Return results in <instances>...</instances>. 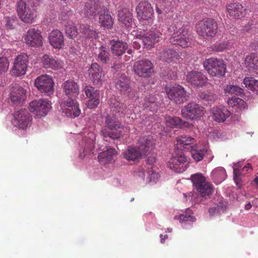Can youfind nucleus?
Segmentation results:
<instances>
[{"instance_id": "obj_45", "label": "nucleus", "mask_w": 258, "mask_h": 258, "mask_svg": "<svg viewBox=\"0 0 258 258\" xmlns=\"http://www.w3.org/2000/svg\"><path fill=\"white\" fill-rule=\"evenodd\" d=\"M74 17V15L72 11L68 9H64L61 11L59 18L60 19L62 23L65 25L67 24V23H72V21L71 20L72 18Z\"/></svg>"}, {"instance_id": "obj_49", "label": "nucleus", "mask_w": 258, "mask_h": 258, "mask_svg": "<svg viewBox=\"0 0 258 258\" xmlns=\"http://www.w3.org/2000/svg\"><path fill=\"white\" fill-rule=\"evenodd\" d=\"M73 22L67 23V24H65L66 31L67 34L71 38H75L78 34V31L77 27L73 25Z\"/></svg>"}, {"instance_id": "obj_13", "label": "nucleus", "mask_w": 258, "mask_h": 258, "mask_svg": "<svg viewBox=\"0 0 258 258\" xmlns=\"http://www.w3.org/2000/svg\"><path fill=\"white\" fill-rule=\"evenodd\" d=\"M28 63V56L25 53L18 55L15 59L14 66L11 71L12 75L19 77L25 74Z\"/></svg>"}, {"instance_id": "obj_38", "label": "nucleus", "mask_w": 258, "mask_h": 258, "mask_svg": "<svg viewBox=\"0 0 258 258\" xmlns=\"http://www.w3.org/2000/svg\"><path fill=\"white\" fill-rule=\"evenodd\" d=\"M80 32L82 33L83 37L87 38H95L97 35V32L93 29H91L90 26L81 24L80 25Z\"/></svg>"}, {"instance_id": "obj_35", "label": "nucleus", "mask_w": 258, "mask_h": 258, "mask_svg": "<svg viewBox=\"0 0 258 258\" xmlns=\"http://www.w3.org/2000/svg\"><path fill=\"white\" fill-rule=\"evenodd\" d=\"M192 215V211L189 208L187 209L183 214L180 215L178 219L184 228H188L187 225L191 226L192 223L196 221V218Z\"/></svg>"}, {"instance_id": "obj_20", "label": "nucleus", "mask_w": 258, "mask_h": 258, "mask_svg": "<svg viewBox=\"0 0 258 258\" xmlns=\"http://www.w3.org/2000/svg\"><path fill=\"white\" fill-rule=\"evenodd\" d=\"M185 80L193 87H202L206 85L208 79L201 72L193 70L187 73Z\"/></svg>"}, {"instance_id": "obj_7", "label": "nucleus", "mask_w": 258, "mask_h": 258, "mask_svg": "<svg viewBox=\"0 0 258 258\" xmlns=\"http://www.w3.org/2000/svg\"><path fill=\"white\" fill-rule=\"evenodd\" d=\"M197 32L204 38L214 37L217 32L218 26L217 23L210 18L204 19L197 25Z\"/></svg>"}, {"instance_id": "obj_58", "label": "nucleus", "mask_w": 258, "mask_h": 258, "mask_svg": "<svg viewBox=\"0 0 258 258\" xmlns=\"http://www.w3.org/2000/svg\"><path fill=\"white\" fill-rule=\"evenodd\" d=\"M242 170L243 171L244 170H246V171H247L248 173L249 172V170H252V165L250 163H247L243 168Z\"/></svg>"}, {"instance_id": "obj_51", "label": "nucleus", "mask_w": 258, "mask_h": 258, "mask_svg": "<svg viewBox=\"0 0 258 258\" xmlns=\"http://www.w3.org/2000/svg\"><path fill=\"white\" fill-rule=\"evenodd\" d=\"M17 24V19L15 16L6 18V27L8 29L14 28Z\"/></svg>"}, {"instance_id": "obj_31", "label": "nucleus", "mask_w": 258, "mask_h": 258, "mask_svg": "<svg viewBox=\"0 0 258 258\" xmlns=\"http://www.w3.org/2000/svg\"><path fill=\"white\" fill-rule=\"evenodd\" d=\"M160 57L168 63L180 62V56L178 52L173 49L166 48L161 53Z\"/></svg>"}, {"instance_id": "obj_55", "label": "nucleus", "mask_w": 258, "mask_h": 258, "mask_svg": "<svg viewBox=\"0 0 258 258\" xmlns=\"http://www.w3.org/2000/svg\"><path fill=\"white\" fill-rule=\"evenodd\" d=\"M156 156L154 153L147 154V162L149 165H152V164L156 161Z\"/></svg>"}, {"instance_id": "obj_34", "label": "nucleus", "mask_w": 258, "mask_h": 258, "mask_svg": "<svg viewBox=\"0 0 258 258\" xmlns=\"http://www.w3.org/2000/svg\"><path fill=\"white\" fill-rule=\"evenodd\" d=\"M110 106L113 112L120 113L122 115L130 114L132 113V110L128 108L125 103H120L115 99L112 100Z\"/></svg>"}, {"instance_id": "obj_1", "label": "nucleus", "mask_w": 258, "mask_h": 258, "mask_svg": "<svg viewBox=\"0 0 258 258\" xmlns=\"http://www.w3.org/2000/svg\"><path fill=\"white\" fill-rule=\"evenodd\" d=\"M140 147H129L123 152V158L128 161H136L140 158L143 154L152 151L155 145V141L152 136H143L139 140Z\"/></svg>"}, {"instance_id": "obj_5", "label": "nucleus", "mask_w": 258, "mask_h": 258, "mask_svg": "<svg viewBox=\"0 0 258 258\" xmlns=\"http://www.w3.org/2000/svg\"><path fill=\"white\" fill-rule=\"evenodd\" d=\"M105 125L111 131L107 128H103L101 132L104 137H109L113 140L120 138V132L117 130L120 127L121 123L115 114H109L106 116Z\"/></svg>"}, {"instance_id": "obj_57", "label": "nucleus", "mask_w": 258, "mask_h": 258, "mask_svg": "<svg viewBox=\"0 0 258 258\" xmlns=\"http://www.w3.org/2000/svg\"><path fill=\"white\" fill-rule=\"evenodd\" d=\"M192 124L188 121H183L182 120V122L180 123L179 128H190L192 126Z\"/></svg>"}, {"instance_id": "obj_64", "label": "nucleus", "mask_w": 258, "mask_h": 258, "mask_svg": "<svg viewBox=\"0 0 258 258\" xmlns=\"http://www.w3.org/2000/svg\"><path fill=\"white\" fill-rule=\"evenodd\" d=\"M253 182L257 185L258 187V175L256 176L253 180Z\"/></svg>"}, {"instance_id": "obj_39", "label": "nucleus", "mask_w": 258, "mask_h": 258, "mask_svg": "<svg viewBox=\"0 0 258 258\" xmlns=\"http://www.w3.org/2000/svg\"><path fill=\"white\" fill-rule=\"evenodd\" d=\"M228 104L229 107L235 110H242L246 108V104L242 99L238 97H232L228 100Z\"/></svg>"}, {"instance_id": "obj_22", "label": "nucleus", "mask_w": 258, "mask_h": 258, "mask_svg": "<svg viewBox=\"0 0 258 258\" xmlns=\"http://www.w3.org/2000/svg\"><path fill=\"white\" fill-rule=\"evenodd\" d=\"M197 145L196 139L191 136L182 135L176 138V146L178 150L190 151L195 149Z\"/></svg>"}, {"instance_id": "obj_48", "label": "nucleus", "mask_w": 258, "mask_h": 258, "mask_svg": "<svg viewBox=\"0 0 258 258\" xmlns=\"http://www.w3.org/2000/svg\"><path fill=\"white\" fill-rule=\"evenodd\" d=\"M165 119L167 125L171 128L178 127L180 123L182 122V119L178 117L167 116Z\"/></svg>"}, {"instance_id": "obj_62", "label": "nucleus", "mask_w": 258, "mask_h": 258, "mask_svg": "<svg viewBox=\"0 0 258 258\" xmlns=\"http://www.w3.org/2000/svg\"><path fill=\"white\" fill-rule=\"evenodd\" d=\"M11 51V50L10 49L4 50L3 52H2L1 54L2 55V56H5L4 54V52H5L7 54H9V56L8 57H9L10 56Z\"/></svg>"}, {"instance_id": "obj_59", "label": "nucleus", "mask_w": 258, "mask_h": 258, "mask_svg": "<svg viewBox=\"0 0 258 258\" xmlns=\"http://www.w3.org/2000/svg\"><path fill=\"white\" fill-rule=\"evenodd\" d=\"M209 212L211 215H213L215 213H216L217 212V208L216 207V206H215L214 207L210 208L209 209Z\"/></svg>"}, {"instance_id": "obj_54", "label": "nucleus", "mask_w": 258, "mask_h": 258, "mask_svg": "<svg viewBox=\"0 0 258 258\" xmlns=\"http://www.w3.org/2000/svg\"><path fill=\"white\" fill-rule=\"evenodd\" d=\"M233 179L236 184L238 186V188H241V185H239L241 182V179L240 176L238 175V171L235 169L233 170Z\"/></svg>"}, {"instance_id": "obj_18", "label": "nucleus", "mask_w": 258, "mask_h": 258, "mask_svg": "<svg viewBox=\"0 0 258 258\" xmlns=\"http://www.w3.org/2000/svg\"><path fill=\"white\" fill-rule=\"evenodd\" d=\"M13 124L19 128L25 129L30 124L31 116L26 109H21L14 113Z\"/></svg>"}, {"instance_id": "obj_63", "label": "nucleus", "mask_w": 258, "mask_h": 258, "mask_svg": "<svg viewBox=\"0 0 258 258\" xmlns=\"http://www.w3.org/2000/svg\"><path fill=\"white\" fill-rule=\"evenodd\" d=\"M148 174L151 176H152V175H154V176H155L154 175V172L153 171V170H152V166L151 167L150 169H149L147 171Z\"/></svg>"}, {"instance_id": "obj_25", "label": "nucleus", "mask_w": 258, "mask_h": 258, "mask_svg": "<svg viewBox=\"0 0 258 258\" xmlns=\"http://www.w3.org/2000/svg\"><path fill=\"white\" fill-rule=\"evenodd\" d=\"M230 115V111L224 106L214 107L211 109V117L218 122H224Z\"/></svg>"}, {"instance_id": "obj_50", "label": "nucleus", "mask_w": 258, "mask_h": 258, "mask_svg": "<svg viewBox=\"0 0 258 258\" xmlns=\"http://www.w3.org/2000/svg\"><path fill=\"white\" fill-rule=\"evenodd\" d=\"M199 96L201 99L211 103L214 102L217 98V96L211 92H200Z\"/></svg>"}, {"instance_id": "obj_15", "label": "nucleus", "mask_w": 258, "mask_h": 258, "mask_svg": "<svg viewBox=\"0 0 258 258\" xmlns=\"http://www.w3.org/2000/svg\"><path fill=\"white\" fill-rule=\"evenodd\" d=\"M187 161V157L180 150H177L168 162V166L176 172H182L185 169L184 163Z\"/></svg>"}, {"instance_id": "obj_16", "label": "nucleus", "mask_w": 258, "mask_h": 258, "mask_svg": "<svg viewBox=\"0 0 258 258\" xmlns=\"http://www.w3.org/2000/svg\"><path fill=\"white\" fill-rule=\"evenodd\" d=\"M135 73L143 78L151 77L154 72L153 65L148 59H142L135 62L134 66Z\"/></svg>"}, {"instance_id": "obj_32", "label": "nucleus", "mask_w": 258, "mask_h": 258, "mask_svg": "<svg viewBox=\"0 0 258 258\" xmlns=\"http://www.w3.org/2000/svg\"><path fill=\"white\" fill-rule=\"evenodd\" d=\"M244 64L249 72L258 74V54L251 53L247 55L245 58Z\"/></svg>"}, {"instance_id": "obj_9", "label": "nucleus", "mask_w": 258, "mask_h": 258, "mask_svg": "<svg viewBox=\"0 0 258 258\" xmlns=\"http://www.w3.org/2000/svg\"><path fill=\"white\" fill-rule=\"evenodd\" d=\"M205 112L204 107L194 102L188 103L181 110L182 117L190 120L201 117L205 114Z\"/></svg>"}, {"instance_id": "obj_8", "label": "nucleus", "mask_w": 258, "mask_h": 258, "mask_svg": "<svg viewBox=\"0 0 258 258\" xmlns=\"http://www.w3.org/2000/svg\"><path fill=\"white\" fill-rule=\"evenodd\" d=\"M107 12V8L99 0H89L86 3L82 13L85 17L93 19L100 13Z\"/></svg>"}, {"instance_id": "obj_24", "label": "nucleus", "mask_w": 258, "mask_h": 258, "mask_svg": "<svg viewBox=\"0 0 258 258\" xmlns=\"http://www.w3.org/2000/svg\"><path fill=\"white\" fill-rule=\"evenodd\" d=\"M26 98V90L19 85H16L12 88L10 93V100L16 105H21Z\"/></svg>"}, {"instance_id": "obj_42", "label": "nucleus", "mask_w": 258, "mask_h": 258, "mask_svg": "<svg viewBox=\"0 0 258 258\" xmlns=\"http://www.w3.org/2000/svg\"><path fill=\"white\" fill-rule=\"evenodd\" d=\"M190 152H191L193 159L196 162H199L203 159L204 156L207 152V150L205 146L200 148L197 145L196 147L193 149V150H190Z\"/></svg>"}, {"instance_id": "obj_60", "label": "nucleus", "mask_w": 258, "mask_h": 258, "mask_svg": "<svg viewBox=\"0 0 258 258\" xmlns=\"http://www.w3.org/2000/svg\"><path fill=\"white\" fill-rule=\"evenodd\" d=\"M160 237L161 238V242L163 243L165 242V240L168 239V237L167 235H163L160 234Z\"/></svg>"}, {"instance_id": "obj_30", "label": "nucleus", "mask_w": 258, "mask_h": 258, "mask_svg": "<svg viewBox=\"0 0 258 258\" xmlns=\"http://www.w3.org/2000/svg\"><path fill=\"white\" fill-rule=\"evenodd\" d=\"M48 38L50 43L54 48L60 49L64 45L63 34L58 30H53Z\"/></svg>"}, {"instance_id": "obj_52", "label": "nucleus", "mask_w": 258, "mask_h": 258, "mask_svg": "<svg viewBox=\"0 0 258 258\" xmlns=\"http://www.w3.org/2000/svg\"><path fill=\"white\" fill-rule=\"evenodd\" d=\"M229 93L235 95H240L243 93V89L237 86L230 85L227 87Z\"/></svg>"}, {"instance_id": "obj_4", "label": "nucleus", "mask_w": 258, "mask_h": 258, "mask_svg": "<svg viewBox=\"0 0 258 258\" xmlns=\"http://www.w3.org/2000/svg\"><path fill=\"white\" fill-rule=\"evenodd\" d=\"M190 179L195 188L203 197L212 195L213 191L212 184L206 180V177L202 174L197 173L190 176Z\"/></svg>"}, {"instance_id": "obj_26", "label": "nucleus", "mask_w": 258, "mask_h": 258, "mask_svg": "<svg viewBox=\"0 0 258 258\" xmlns=\"http://www.w3.org/2000/svg\"><path fill=\"white\" fill-rule=\"evenodd\" d=\"M229 15L233 19H239L245 15L246 9L238 3H231L226 6Z\"/></svg>"}, {"instance_id": "obj_19", "label": "nucleus", "mask_w": 258, "mask_h": 258, "mask_svg": "<svg viewBox=\"0 0 258 258\" xmlns=\"http://www.w3.org/2000/svg\"><path fill=\"white\" fill-rule=\"evenodd\" d=\"M137 17L140 20H150L154 15V9L148 1H142L136 7Z\"/></svg>"}, {"instance_id": "obj_17", "label": "nucleus", "mask_w": 258, "mask_h": 258, "mask_svg": "<svg viewBox=\"0 0 258 258\" xmlns=\"http://www.w3.org/2000/svg\"><path fill=\"white\" fill-rule=\"evenodd\" d=\"M50 108V103L45 99L34 100L29 103L30 111L35 113L39 117L45 116Z\"/></svg>"}, {"instance_id": "obj_6", "label": "nucleus", "mask_w": 258, "mask_h": 258, "mask_svg": "<svg viewBox=\"0 0 258 258\" xmlns=\"http://www.w3.org/2000/svg\"><path fill=\"white\" fill-rule=\"evenodd\" d=\"M203 66L208 73L212 76H224L226 72V66L224 61L211 57L205 59Z\"/></svg>"}, {"instance_id": "obj_23", "label": "nucleus", "mask_w": 258, "mask_h": 258, "mask_svg": "<svg viewBox=\"0 0 258 258\" xmlns=\"http://www.w3.org/2000/svg\"><path fill=\"white\" fill-rule=\"evenodd\" d=\"M88 78L94 85L102 84L104 75L102 69L97 63H92L88 69Z\"/></svg>"}, {"instance_id": "obj_43", "label": "nucleus", "mask_w": 258, "mask_h": 258, "mask_svg": "<svg viewBox=\"0 0 258 258\" xmlns=\"http://www.w3.org/2000/svg\"><path fill=\"white\" fill-rule=\"evenodd\" d=\"M245 87L252 91L258 92V81L253 77H245L243 82Z\"/></svg>"}, {"instance_id": "obj_53", "label": "nucleus", "mask_w": 258, "mask_h": 258, "mask_svg": "<svg viewBox=\"0 0 258 258\" xmlns=\"http://www.w3.org/2000/svg\"><path fill=\"white\" fill-rule=\"evenodd\" d=\"M100 103V98H94V99H89L87 102V107L90 109L96 108Z\"/></svg>"}, {"instance_id": "obj_37", "label": "nucleus", "mask_w": 258, "mask_h": 258, "mask_svg": "<svg viewBox=\"0 0 258 258\" xmlns=\"http://www.w3.org/2000/svg\"><path fill=\"white\" fill-rule=\"evenodd\" d=\"M127 48V44L120 41H116L112 42L111 49L113 54L119 56L124 53Z\"/></svg>"}, {"instance_id": "obj_41", "label": "nucleus", "mask_w": 258, "mask_h": 258, "mask_svg": "<svg viewBox=\"0 0 258 258\" xmlns=\"http://www.w3.org/2000/svg\"><path fill=\"white\" fill-rule=\"evenodd\" d=\"M155 101L156 98L155 96L149 95L145 98L143 106L144 108L148 109L150 111L156 112L158 109V106Z\"/></svg>"}, {"instance_id": "obj_27", "label": "nucleus", "mask_w": 258, "mask_h": 258, "mask_svg": "<svg viewBox=\"0 0 258 258\" xmlns=\"http://www.w3.org/2000/svg\"><path fill=\"white\" fill-rule=\"evenodd\" d=\"M117 153L114 148H110L99 153L98 156V161L101 164L105 165L111 164L114 161V158L116 157Z\"/></svg>"}, {"instance_id": "obj_46", "label": "nucleus", "mask_w": 258, "mask_h": 258, "mask_svg": "<svg viewBox=\"0 0 258 258\" xmlns=\"http://www.w3.org/2000/svg\"><path fill=\"white\" fill-rule=\"evenodd\" d=\"M85 93L89 99H94V98H100L99 91L95 90L93 87L88 86L84 89Z\"/></svg>"}, {"instance_id": "obj_3", "label": "nucleus", "mask_w": 258, "mask_h": 258, "mask_svg": "<svg viewBox=\"0 0 258 258\" xmlns=\"http://www.w3.org/2000/svg\"><path fill=\"white\" fill-rule=\"evenodd\" d=\"M16 10L19 18L25 23H32L36 16L35 11L29 0H19Z\"/></svg>"}, {"instance_id": "obj_47", "label": "nucleus", "mask_w": 258, "mask_h": 258, "mask_svg": "<svg viewBox=\"0 0 258 258\" xmlns=\"http://www.w3.org/2000/svg\"><path fill=\"white\" fill-rule=\"evenodd\" d=\"M5 56L0 57V75L5 74L8 70L9 67V62L8 60L9 54H7L4 52Z\"/></svg>"}, {"instance_id": "obj_29", "label": "nucleus", "mask_w": 258, "mask_h": 258, "mask_svg": "<svg viewBox=\"0 0 258 258\" xmlns=\"http://www.w3.org/2000/svg\"><path fill=\"white\" fill-rule=\"evenodd\" d=\"M63 91L68 99L75 98L79 94V88L77 84L73 80H70L63 84Z\"/></svg>"}, {"instance_id": "obj_56", "label": "nucleus", "mask_w": 258, "mask_h": 258, "mask_svg": "<svg viewBox=\"0 0 258 258\" xmlns=\"http://www.w3.org/2000/svg\"><path fill=\"white\" fill-rule=\"evenodd\" d=\"M217 208V212L220 213L226 210V205L223 202H220L218 205H215Z\"/></svg>"}, {"instance_id": "obj_10", "label": "nucleus", "mask_w": 258, "mask_h": 258, "mask_svg": "<svg viewBox=\"0 0 258 258\" xmlns=\"http://www.w3.org/2000/svg\"><path fill=\"white\" fill-rule=\"evenodd\" d=\"M54 82L48 75H41L36 78L34 85L37 89L47 96H50L54 92Z\"/></svg>"}, {"instance_id": "obj_40", "label": "nucleus", "mask_w": 258, "mask_h": 258, "mask_svg": "<svg viewBox=\"0 0 258 258\" xmlns=\"http://www.w3.org/2000/svg\"><path fill=\"white\" fill-rule=\"evenodd\" d=\"M109 11L107 9V12L100 13L99 22L101 25L108 29L110 28L113 25V21L111 15L109 14Z\"/></svg>"}, {"instance_id": "obj_21", "label": "nucleus", "mask_w": 258, "mask_h": 258, "mask_svg": "<svg viewBox=\"0 0 258 258\" xmlns=\"http://www.w3.org/2000/svg\"><path fill=\"white\" fill-rule=\"evenodd\" d=\"M41 32L38 29H29L24 38L26 43L31 47H38L42 45Z\"/></svg>"}, {"instance_id": "obj_11", "label": "nucleus", "mask_w": 258, "mask_h": 258, "mask_svg": "<svg viewBox=\"0 0 258 258\" xmlns=\"http://www.w3.org/2000/svg\"><path fill=\"white\" fill-rule=\"evenodd\" d=\"M168 98L177 104L183 103L189 99V95L184 88L180 85L166 89Z\"/></svg>"}, {"instance_id": "obj_2", "label": "nucleus", "mask_w": 258, "mask_h": 258, "mask_svg": "<svg viewBox=\"0 0 258 258\" xmlns=\"http://www.w3.org/2000/svg\"><path fill=\"white\" fill-rule=\"evenodd\" d=\"M171 33L170 42L173 45H178L183 47L188 46L190 38L187 30L181 23L171 25L169 28Z\"/></svg>"}, {"instance_id": "obj_44", "label": "nucleus", "mask_w": 258, "mask_h": 258, "mask_svg": "<svg viewBox=\"0 0 258 258\" xmlns=\"http://www.w3.org/2000/svg\"><path fill=\"white\" fill-rule=\"evenodd\" d=\"M97 60L104 63H105L109 61V53L105 47L101 46L99 48L97 53Z\"/></svg>"}, {"instance_id": "obj_33", "label": "nucleus", "mask_w": 258, "mask_h": 258, "mask_svg": "<svg viewBox=\"0 0 258 258\" xmlns=\"http://www.w3.org/2000/svg\"><path fill=\"white\" fill-rule=\"evenodd\" d=\"M130 78L124 75H122L117 80L115 88L120 93L124 94L130 90Z\"/></svg>"}, {"instance_id": "obj_36", "label": "nucleus", "mask_w": 258, "mask_h": 258, "mask_svg": "<svg viewBox=\"0 0 258 258\" xmlns=\"http://www.w3.org/2000/svg\"><path fill=\"white\" fill-rule=\"evenodd\" d=\"M118 20L122 26H130L133 21V15L127 9H123L118 12Z\"/></svg>"}, {"instance_id": "obj_14", "label": "nucleus", "mask_w": 258, "mask_h": 258, "mask_svg": "<svg viewBox=\"0 0 258 258\" xmlns=\"http://www.w3.org/2000/svg\"><path fill=\"white\" fill-rule=\"evenodd\" d=\"M62 112L68 117L75 118L79 116L81 110L76 99H68L60 103Z\"/></svg>"}, {"instance_id": "obj_12", "label": "nucleus", "mask_w": 258, "mask_h": 258, "mask_svg": "<svg viewBox=\"0 0 258 258\" xmlns=\"http://www.w3.org/2000/svg\"><path fill=\"white\" fill-rule=\"evenodd\" d=\"M160 35L161 33L157 31H150L144 33L143 35H139L140 37L137 38V41L134 42L133 46L137 49H140L141 43H142L147 47H151L154 43L159 42Z\"/></svg>"}, {"instance_id": "obj_28", "label": "nucleus", "mask_w": 258, "mask_h": 258, "mask_svg": "<svg viewBox=\"0 0 258 258\" xmlns=\"http://www.w3.org/2000/svg\"><path fill=\"white\" fill-rule=\"evenodd\" d=\"M41 62L43 67L45 69L58 70L62 68L63 66V62L60 59L47 54L42 56Z\"/></svg>"}, {"instance_id": "obj_61", "label": "nucleus", "mask_w": 258, "mask_h": 258, "mask_svg": "<svg viewBox=\"0 0 258 258\" xmlns=\"http://www.w3.org/2000/svg\"><path fill=\"white\" fill-rule=\"evenodd\" d=\"M251 25H249V24L247 25H245L244 28L242 29V31L243 33H245L248 31L250 29Z\"/></svg>"}]
</instances>
